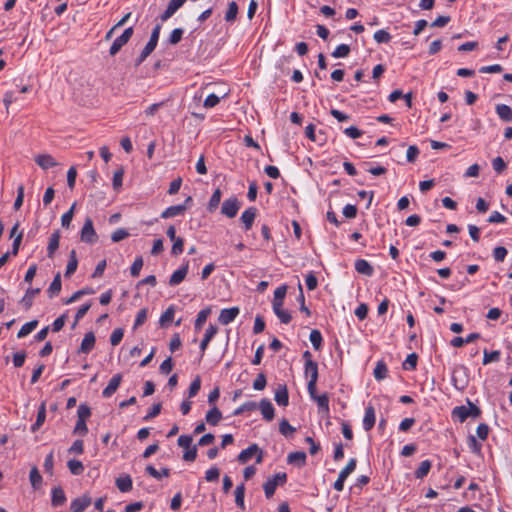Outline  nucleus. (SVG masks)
<instances>
[{"instance_id": "19", "label": "nucleus", "mask_w": 512, "mask_h": 512, "mask_svg": "<svg viewBox=\"0 0 512 512\" xmlns=\"http://www.w3.org/2000/svg\"><path fill=\"white\" fill-rule=\"evenodd\" d=\"M95 341L96 339L93 332L86 333L81 342L79 353H89L94 348Z\"/></svg>"}, {"instance_id": "53", "label": "nucleus", "mask_w": 512, "mask_h": 512, "mask_svg": "<svg viewBox=\"0 0 512 512\" xmlns=\"http://www.w3.org/2000/svg\"><path fill=\"white\" fill-rule=\"evenodd\" d=\"M94 291L91 288H83L81 290L76 291L68 300H66V304H71L78 299H80L82 296L87 294H92Z\"/></svg>"}, {"instance_id": "33", "label": "nucleus", "mask_w": 512, "mask_h": 512, "mask_svg": "<svg viewBox=\"0 0 512 512\" xmlns=\"http://www.w3.org/2000/svg\"><path fill=\"white\" fill-rule=\"evenodd\" d=\"M145 471L147 474L157 480H160L162 477H168L170 475V470L168 468H162L161 471H158L152 465L146 466Z\"/></svg>"}, {"instance_id": "15", "label": "nucleus", "mask_w": 512, "mask_h": 512, "mask_svg": "<svg viewBox=\"0 0 512 512\" xmlns=\"http://www.w3.org/2000/svg\"><path fill=\"white\" fill-rule=\"evenodd\" d=\"M276 403L279 406H287L289 403V395L287 386L285 384H279L276 391H275V397H274Z\"/></svg>"}, {"instance_id": "59", "label": "nucleus", "mask_w": 512, "mask_h": 512, "mask_svg": "<svg viewBox=\"0 0 512 512\" xmlns=\"http://www.w3.org/2000/svg\"><path fill=\"white\" fill-rule=\"evenodd\" d=\"M128 236H129V233L126 229L119 228L112 233L111 240L116 243V242H120L121 240H124Z\"/></svg>"}, {"instance_id": "26", "label": "nucleus", "mask_w": 512, "mask_h": 512, "mask_svg": "<svg viewBox=\"0 0 512 512\" xmlns=\"http://www.w3.org/2000/svg\"><path fill=\"white\" fill-rule=\"evenodd\" d=\"M496 113L499 118L505 122L512 121V109L506 104H498L496 106Z\"/></svg>"}, {"instance_id": "47", "label": "nucleus", "mask_w": 512, "mask_h": 512, "mask_svg": "<svg viewBox=\"0 0 512 512\" xmlns=\"http://www.w3.org/2000/svg\"><path fill=\"white\" fill-rule=\"evenodd\" d=\"M67 465H68L70 472L73 475H80L84 470V466H83L82 462L79 460H75V459L69 460Z\"/></svg>"}, {"instance_id": "49", "label": "nucleus", "mask_w": 512, "mask_h": 512, "mask_svg": "<svg viewBox=\"0 0 512 512\" xmlns=\"http://www.w3.org/2000/svg\"><path fill=\"white\" fill-rule=\"evenodd\" d=\"M258 407V404L254 401H248L239 406L234 412L233 415L237 416L246 411H253Z\"/></svg>"}, {"instance_id": "48", "label": "nucleus", "mask_w": 512, "mask_h": 512, "mask_svg": "<svg viewBox=\"0 0 512 512\" xmlns=\"http://www.w3.org/2000/svg\"><path fill=\"white\" fill-rule=\"evenodd\" d=\"M295 428L292 427L286 419H282L279 423V431L285 436L289 437L295 432Z\"/></svg>"}, {"instance_id": "1", "label": "nucleus", "mask_w": 512, "mask_h": 512, "mask_svg": "<svg viewBox=\"0 0 512 512\" xmlns=\"http://www.w3.org/2000/svg\"><path fill=\"white\" fill-rule=\"evenodd\" d=\"M160 30H161V26L159 24H157L153 28L148 43L145 45V47L142 50L140 56L136 60V63H135L136 66L140 65L153 52V50L156 48L158 40H159Z\"/></svg>"}, {"instance_id": "63", "label": "nucleus", "mask_w": 512, "mask_h": 512, "mask_svg": "<svg viewBox=\"0 0 512 512\" xmlns=\"http://www.w3.org/2000/svg\"><path fill=\"white\" fill-rule=\"evenodd\" d=\"M183 36V30L181 28L174 29L169 36V43L172 45L178 44Z\"/></svg>"}, {"instance_id": "11", "label": "nucleus", "mask_w": 512, "mask_h": 512, "mask_svg": "<svg viewBox=\"0 0 512 512\" xmlns=\"http://www.w3.org/2000/svg\"><path fill=\"white\" fill-rule=\"evenodd\" d=\"M122 381V375L120 373L115 374L109 381L108 385L102 391V395L104 398L111 397L116 390L118 389L120 383Z\"/></svg>"}, {"instance_id": "64", "label": "nucleus", "mask_w": 512, "mask_h": 512, "mask_svg": "<svg viewBox=\"0 0 512 512\" xmlns=\"http://www.w3.org/2000/svg\"><path fill=\"white\" fill-rule=\"evenodd\" d=\"M172 369H173V361H172L171 357H168L167 359H165L159 367L160 373H162L164 375H168L172 371Z\"/></svg>"}, {"instance_id": "22", "label": "nucleus", "mask_w": 512, "mask_h": 512, "mask_svg": "<svg viewBox=\"0 0 512 512\" xmlns=\"http://www.w3.org/2000/svg\"><path fill=\"white\" fill-rule=\"evenodd\" d=\"M355 270L359 274L371 276L374 272L373 266L364 259H358L355 261Z\"/></svg>"}, {"instance_id": "44", "label": "nucleus", "mask_w": 512, "mask_h": 512, "mask_svg": "<svg viewBox=\"0 0 512 512\" xmlns=\"http://www.w3.org/2000/svg\"><path fill=\"white\" fill-rule=\"evenodd\" d=\"M356 464H357V461L355 458H351L347 465L340 471L339 475L340 477H342L343 479H347V477L352 473L354 472L355 468H356Z\"/></svg>"}, {"instance_id": "54", "label": "nucleus", "mask_w": 512, "mask_h": 512, "mask_svg": "<svg viewBox=\"0 0 512 512\" xmlns=\"http://www.w3.org/2000/svg\"><path fill=\"white\" fill-rule=\"evenodd\" d=\"M467 442H468V446H469L470 450L473 453H475L477 455H479L481 453L482 445H481V443H479L476 440V438L473 435L468 436Z\"/></svg>"}, {"instance_id": "60", "label": "nucleus", "mask_w": 512, "mask_h": 512, "mask_svg": "<svg viewBox=\"0 0 512 512\" xmlns=\"http://www.w3.org/2000/svg\"><path fill=\"white\" fill-rule=\"evenodd\" d=\"M175 310L171 306L166 309V311L160 317V324L164 326L166 323L171 322L174 318Z\"/></svg>"}, {"instance_id": "43", "label": "nucleus", "mask_w": 512, "mask_h": 512, "mask_svg": "<svg viewBox=\"0 0 512 512\" xmlns=\"http://www.w3.org/2000/svg\"><path fill=\"white\" fill-rule=\"evenodd\" d=\"M76 203H73L70 209L65 212L61 217V225L63 228L68 229L70 227L71 221L74 216V209H75Z\"/></svg>"}, {"instance_id": "10", "label": "nucleus", "mask_w": 512, "mask_h": 512, "mask_svg": "<svg viewBox=\"0 0 512 512\" xmlns=\"http://www.w3.org/2000/svg\"><path fill=\"white\" fill-rule=\"evenodd\" d=\"M257 408L260 409L261 414L266 421L269 422L274 419L275 410L270 400L262 399Z\"/></svg>"}, {"instance_id": "42", "label": "nucleus", "mask_w": 512, "mask_h": 512, "mask_svg": "<svg viewBox=\"0 0 512 512\" xmlns=\"http://www.w3.org/2000/svg\"><path fill=\"white\" fill-rule=\"evenodd\" d=\"M30 482L33 488L38 489L42 483V476L39 473L37 467H33L29 474Z\"/></svg>"}, {"instance_id": "18", "label": "nucleus", "mask_w": 512, "mask_h": 512, "mask_svg": "<svg viewBox=\"0 0 512 512\" xmlns=\"http://www.w3.org/2000/svg\"><path fill=\"white\" fill-rule=\"evenodd\" d=\"M35 162L44 170L57 166V162L49 154H39Z\"/></svg>"}, {"instance_id": "37", "label": "nucleus", "mask_w": 512, "mask_h": 512, "mask_svg": "<svg viewBox=\"0 0 512 512\" xmlns=\"http://www.w3.org/2000/svg\"><path fill=\"white\" fill-rule=\"evenodd\" d=\"M431 466L430 460L422 461L414 473L415 477L417 479H423L429 473Z\"/></svg>"}, {"instance_id": "6", "label": "nucleus", "mask_w": 512, "mask_h": 512, "mask_svg": "<svg viewBox=\"0 0 512 512\" xmlns=\"http://www.w3.org/2000/svg\"><path fill=\"white\" fill-rule=\"evenodd\" d=\"M132 35H133V27L126 28L124 30V32L113 41V43L110 47V50H109L110 55L111 56L116 55L121 50V48L125 44H127V42L130 40Z\"/></svg>"}, {"instance_id": "24", "label": "nucleus", "mask_w": 512, "mask_h": 512, "mask_svg": "<svg viewBox=\"0 0 512 512\" xmlns=\"http://www.w3.org/2000/svg\"><path fill=\"white\" fill-rule=\"evenodd\" d=\"M77 266H78V259H77L76 251L73 249L70 251L69 261L67 263L66 271L64 274L65 277H67V278L71 277L75 273Z\"/></svg>"}, {"instance_id": "41", "label": "nucleus", "mask_w": 512, "mask_h": 512, "mask_svg": "<svg viewBox=\"0 0 512 512\" xmlns=\"http://www.w3.org/2000/svg\"><path fill=\"white\" fill-rule=\"evenodd\" d=\"M238 14V5L235 1H232L228 4V9L225 14L226 22H233Z\"/></svg>"}, {"instance_id": "28", "label": "nucleus", "mask_w": 512, "mask_h": 512, "mask_svg": "<svg viewBox=\"0 0 512 512\" xmlns=\"http://www.w3.org/2000/svg\"><path fill=\"white\" fill-rule=\"evenodd\" d=\"M221 419L222 413L216 406H213L206 414V421L212 426H216Z\"/></svg>"}, {"instance_id": "8", "label": "nucleus", "mask_w": 512, "mask_h": 512, "mask_svg": "<svg viewBox=\"0 0 512 512\" xmlns=\"http://www.w3.org/2000/svg\"><path fill=\"white\" fill-rule=\"evenodd\" d=\"M239 312L240 310L238 307L225 308L221 310L218 320L221 324L228 325L234 321Z\"/></svg>"}, {"instance_id": "52", "label": "nucleus", "mask_w": 512, "mask_h": 512, "mask_svg": "<svg viewBox=\"0 0 512 512\" xmlns=\"http://www.w3.org/2000/svg\"><path fill=\"white\" fill-rule=\"evenodd\" d=\"M143 267V259L141 256L135 258L134 262L130 267V273L133 277H138Z\"/></svg>"}, {"instance_id": "34", "label": "nucleus", "mask_w": 512, "mask_h": 512, "mask_svg": "<svg viewBox=\"0 0 512 512\" xmlns=\"http://www.w3.org/2000/svg\"><path fill=\"white\" fill-rule=\"evenodd\" d=\"M115 484H116V487L121 492H128L132 489V479L129 475L117 478L115 481Z\"/></svg>"}, {"instance_id": "50", "label": "nucleus", "mask_w": 512, "mask_h": 512, "mask_svg": "<svg viewBox=\"0 0 512 512\" xmlns=\"http://www.w3.org/2000/svg\"><path fill=\"white\" fill-rule=\"evenodd\" d=\"M350 53V47L347 44H340L332 52L334 58H345Z\"/></svg>"}, {"instance_id": "23", "label": "nucleus", "mask_w": 512, "mask_h": 512, "mask_svg": "<svg viewBox=\"0 0 512 512\" xmlns=\"http://www.w3.org/2000/svg\"><path fill=\"white\" fill-rule=\"evenodd\" d=\"M59 241H60V231L56 230L53 232L50 236L47 252L48 257L53 258L55 251L59 248Z\"/></svg>"}, {"instance_id": "51", "label": "nucleus", "mask_w": 512, "mask_h": 512, "mask_svg": "<svg viewBox=\"0 0 512 512\" xmlns=\"http://www.w3.org/2000/svg\"><path fill=\"white\" fill-rule=\"evenodd\" d=\"M418 356L416 353H411L407 356L405 361L403 362V369L405 370H414L417 365Z\"/></svg>"}, {"instance_id": "7", "label": "nucleus", "mask_w": 512, "mask_h": 512, "mask_svg": "<svg viewBox=\"0 0 512 512\" xmlns=\"http://www.w3.org/2000/svg\"><path fill=\"white\" fill-rule=\"evenodd\" d=\"M256 215L257 209L255 207H249L242 213L240 221L243 223L245 231L252 228Z\"/></svg>"}, {"instance_id": "38", "label": "nucleus", "mask_w": 512, "mask_h": 512, "mask_svg": "<svg viewBox=\"0 0 512 512\" xmlns=\"http://www.w3.org/2000/svg\"><path fill=\"white\" fill-rule=\"evenodd\" d=\"M37 325H38L37 320H32V321L25 323L18 331L17 337L23 338V337L27 336L37 327Z\"/></svg>"}, {"instance_id": "5", "label": "nucleus", "mask_w": 512, "mask_h": 512, "mask_svg": "<svg viewBox=\"0 0 512 512\" xmlns=\"http://www.w3.org/2000/svg\"><path fill=\"white\" fill-rule=\"evenodd\" d=\"M240 207V201L235 196H232L224 200L221 207V214L228 218H234L237 215Z\"/></svg>"}, {"instance_id": "12", "label": "nucleus", "mask_w": 512, "mask_h": 512, "mask_svg": "<svg viewBox=\"0 0 512 512\" xmlns=\"http://www.w3.org/2000/svg\"><path fill=\"white\" fill-rule=\"evenodd\" d=\"M92 499L88 495L76 498L71 502L72 512H83L91 505Z\"/></svg>"}, {"instance_id": "17", "label": "nucleus", "mask_w": 512, "mask_h": 512, "mask_svg": "<svg viewBox=\"0 0 512 512\" xmlns=\"http://www.w3.org/2000/svg\"><path fill=\"white\" fill-rule=\"evenodd\" d=\"M187 210V206L185 204L173 205L166 208L161 213V218L168 219L178 215L183 214Z\"/></svg>"}, {"instance_id": "45", "label": "nucleus", "mask_w": 512, "mask_h": 512, "mask_svg": "<svg viewBox=\"0 0 512 512\" xmlns=\"http://www.w3.org/2000/svg\"><path fill=\"white\" fill-rule=\"evenodd\" d=\"M500 351L499 350H494V351H487V350H484V355H483V364L484 365H487L491 362H497L499 361L500 359Z\"/></svg>"}, {"instance_id": "39", "label": "nucleus", "mask_w": 512, "mask_h": 512, "mask_svg": "<svg viewBox=\"0 0 512 512\" xmlns=\"http://www.w3.org/2000/svg\"><path fill=\"white\" fill-rule=\"evenodd\" d=\"M387 372H388V369H387L386 364L383 361L377 362V364L374 368V371H373L375 379L383 380L384 378H386Z\"/></svg>"}, {"instance_id": "3", "label": "nucleus", "mask_w": 512, "mask_h": 512, "mask_svg": "<svg viewBox=\"0 0 512 512\" xmlns=\"http://www.w3.org/2000/svg\"><path fill=\"white\" fill-rule=\"evenodd\" d=\"M305 375L309 377L307 390L309 394H313L318 381V365L315 361L309 360L305 363Z\"/></svg>"}, {"instance_id": "29", "label": "nucleus", "mask_w": 512, "mask_h": 512, "mask_svg": "<svg viewBox=\"0 0 512 512\" xmlns=\"http://www.w3.org/2000/svg\"><path fill=\"white\" fill-rule=\"evenodd\" d=\"M451 415L453 418H457L461 423H463L468 417H470L469 406H457L453 408Z\"/></svg>"}, {"instance_id": "27", "label": "nucleus", "mask_w": 512, "mask_h": 512, "mask_svg": "<svg viewBox=\"0 0 512 512\" xmlns=\"http://www.w3.org/2000/svg\"><path fill=\"white\" fill-rule=\"evenodd\" d=\"M258 451V445L252 444L248 448L242 450L238 455V461L242 464L248 462L252 456L255 455Z\"/></svg>"}, {"instance_id": "13", "label": "nucleus", "mask_w": 512, "mask_h": 512, "mask_svg": "<svg viewBox=\"0 0 512 512\" xmlns=\"http://www.w3.org/2000/svg\"><path fill=\"white\" fill-rule=\"evenodd\" d=\"M376 422L375 409L372 405H368L365 409L363 418V428L365 431H370Z\"/></svg>"}, {"instance_id": "20", "label": "nucleus", "mask_w": 512, "mask_h": 512, "mask_svg": "<svg viewBox=\"0 0 512 512\" xmlns=\"http://www.w3.org/2000/svg\"><path fill=\"white\" fill-rule=\"evenodd\" d=\"M217 333V327L214 325H209V327L206 329V332L204 334V337L200 343V350H201V356L204 355L205 350L207 349L210 341Z\"/></svg>"}, {"instance_id": "57", "label": "nucleus", "mask_w": 512, "mask_h": 512, "mask_svg": "<svg viewBox=\"0 0 512 512\" xmlns=\"http://www.w3.org/2000/svg\"><path fill=\"white\" fill-rule=\"evenodd\" d=\"M267 380L264 373H260L257 375L256 379L253 382V388L255 390L261 391L266 387Z\"/></svg>"}, {"instance_id": "35", "label": "nucleus", "mask_w": 512, "mask_h": 512, "mask_svg": "<svg viewBox=\"0 0 512 512\" xmlns=\"http://www.w3.org/2000/svg\"><path fill=\"white\" fill-rule=\"evenodd\" d=\"M221 197H222V192L219 188H217L213 192V194L208 202L207 210L209 212H214L218 208L220 201H221Z\"/></svg>"}, {"instance_id": "36", "label": "nucleus", "mask_w": 512, "mask_h": 512, "mask_svg": "<svg viewBox=\"0 0 512 512\" xmlns=\"http://www.w3.org/2000/svg\"><path fill=\"white\" fill-rule=\"evenodd\" d=\"M235 503L236 505L244 510L245 509V503H244V497H245V486L244 484H240L236 487L235 491Z\"/></svg>"}, {"instance_id": "62", "label": "nucleus", "mask_w": 512, "mask_h": 512, "mask_svg": "<svg viewBox=\"0 0 512 512\" xmlns=\"http://www.w3.org/2000/svg\"><path fill=\"white\" fill-rule=\"evenodd\" d=\"M209 313H210L209 309H203L198 313L196 321H195V328H197V329L201 328V326L206 322Z\"/></svg>"}, {"instance_id": "16", "label": "nucleus", "mask_w": 512, "mask_h": 512, "mask_svg": "<svg viewBox=\"0 0 512 512\" xmlns=\"http://www.w3.org/2000/svg\"><path fill=\"white\" fill-rule=\"evenodd\" d=\"M188 262L180 267L178 270L174 271L169 279L170 286H176L180 284L186 277L188 273Z\"/></svg>"}, {"instance_id": "31", "label": "nucleus", "mask_w": 512, "mask_h": 512, "mask_svg": "<svg viewBox=\"0 0 512 512\" xmlns=\"http://www.w3.org/2000/svg\"><path fill=\"white\" fill-rule=\"evenodd\" d=\"M61 275L60 273H57L50 284L49 288L47 289L48 296L50 298L58 295L61 291Z\"/></svg>"}, {"instance_id": "21", "label": "nucleus", "mask_w": 512, "mask_h": 512, "mask_svg": "<svg viewBox=\"0 0 512 512\" xmlns=\"http://www.w3.org/2000/svg\"><path fill=\"white\" fill-rule=\"evenodd\" d=\"M40 293V288H29L27 289L25 295L21 299V304L24 306L26 310L30 309L33 305V301L36 295Z\"/></svg>"}, {"instance_id": "56", "label": "nucleus", "mask_w": 512, "mask_h": 512, "mask_svg": "<svg viewBox=\"0 0 512 512\" xmlns=\"http://www.w3.org/2000/svg\"><path fill=\"white\" fill-rule=\"evenodd\" d=\"M147 314L148 310L147 308H142L136 316L135 322H134V329H137L139 326L143 325L147 320Z\"/></svg>"}, {"instance_id": "14", "label": "nucleus", "mask_w": 512, "mask_h": 512, "mask_svg": "<svg viewBox=\"0 0 512 512\" xmlns=\"http://www.w3.org/2000/svg\"><path fill=\"white\" fill-rule=\"evenodd\" d=\"M187 0H170L166 10L161 15V20L166 21L174 15V13L181 8Z\"/></svg>"}, {"instance_id": "30", "label": "nucleus", "mask_w": 512, "mask_h": 512, "mask_svg": "<svg viewBox=\"0 0 512 512\" xmlns=\"http://www.w3.org/2000/svg\"><path fill=\"white\" fill-rule=\"evenodd\" d=\"M65 501H66V496H65L64 490L61 487H55L52 490V499H51L52 505L53 506H61L65 503Z\"/></svg>"}, {"instance_id": "55", "label": "nucleus", "mask_w": 512, "mask_h": 512, "mask_svg": "<svg viewBox=\"0 0 512 512\" xmlns=\"http://www.w3.org/2000/svg\"><path fill=\"white\" fill-rule=\"evenodd\" d=\"M373 37L378 43H388L391 40V35L383 29L376 31Z\"/></svg>"}, {"instance_id": "46", "label": "nucleus", "mask_w": 512, "mask_h": 512, "mask_svg": "<svg viewBox=\"0 0 512 512\" xmlns=\"http://www.w3.org/2000/svg\"><path fill=\"white\" fill-rule=\"evenodd\" d=\"M273 311L276 316L279 318L281 323L288 324L291 321V315L288 311L283 310L282 306L273 307Z\"/></svg>"}, {"instance_id": "58", "label": "nucleus", "mask_w": 512, "mask_h": 512, "mask_svg": "<svg viewBox=\"0 0 512 512\" xmlns=\"http://www.w3.org/2000/svg\"><path fill=\"white\" fill-rule=\"evenodd\" d=\"M77 415L79 420H85L88 419L91 415V409L86 404H80L77 410Z\"/></svg>"}, {"instance_id": "4", "label": "nucleus", "mask_w": 512, "mask_h": 512, "mask_svg": "<svg viewBox=\"0 0 512 512\" xmlns=\"http://www.w3.org/2000/svg\"><path fill=\"white\" fill-rule=\"evenodd\" d=\"M80 239L82 242L94 244L98 240V236L93 226V221L90 217H87L84 221V225L81 229Z\"/></svg>"}, {"instance_id": "61", "label": "nucleus", "mask_w": 512, "mask_h": 512, "mask_svg": "<svg viewBox=\"0 0 512 512\" xmlns=\"http://www.w3.org/2000/svg\"><path fill=\"white\" fill-rule=\"evenodd\" d=\"M201 388V380H200V377L197 376L190 384V387H189V392H188V396L190 398L194 397L197 395V393L199 392Z\"/></svg>"}, {"instance_id": "9", "label": "nucleus", "mask_w": 512, "mask_h": 512, "mask_svg": "<svg viewBox=\"0 0 512 512\" xmlns=\"http://www.w3.org/2000/svg\"><path fill=\"white\" fill-rule=\"evenodd\" d=\"M312 400H314L317 403L318 409L325 413H329V397L327 393H324L322 395L317 394V389L315 388L313 394H309Z\"/></svg>"}, {"instance_id": "25", "label": "nucleus", "mask_w": 512, "mask_h": 512, "mask_svg": "<svg viewBox=\"0 0 512 512\" xmlns=\"http://www.w3.org/2000/svg\"><path fill=\"white\" fill-rule=\"evenodd\" d=\"M287 462L302 467L306 463V454L302 451L291 452L287 457Z\"/></svg>"}, {"instance_id": "40", "label": "nucleus", "mask_w": 512, "mask_h": 512, "mask_svg": "<svg viewBox=\"0 0 512 512\" xmlns=\"http://www.w3.org/2000/svg\"><path fill=\"white\" fill-rule=\"evenodd\" d=\"M310 342L315 350H319L322 346V335L319 330L313 329L309 335Z\"/></svg>"}, {"instance_id": "2", "label": "nucleus", "mask_w": 512, "mask_h": 512, "mask_svg": "<svg viewBox=\"0 0 512 512\" xmlns=\"http://www.w3.org/2000/svg\"><path fill=\"white\" fill-rule=\"evenodd\" d=\"M287 481V474L284 472H279L275 474L272 478L267 479V481L263 484V489L265 496L267 498H271L278 485H284Z\"/></svg>"}, {"instance_id": "32", "label": "nucleus", "mask_w": 512, "mask_h": 512, "mask_svg": "<svg viewBox=\"0 0 512 512\" xmlns=\"http://www.w3.org/2000/svg\"><path fill=\"white\" fill-rule=\"evenodd\" d=\"M286 292H287L286 285H282V286L276 288V290L274 291V299H273L272 307H278V306L283 305Z\"/></svg>"}]
</instances>
